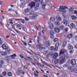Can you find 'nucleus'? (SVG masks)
I'll return each instance as SVG.
<instances>
[{"mask_svg": "<svg viewBox=\"0 0 77 77\" xmlns=\"http://www.w3.org/2000/svg\"><path fill=\"white\" fill-rule=\"evenodd\" d=\"M66 50L64 49H61L60 51L59 55L61 56L60 57L59 59L60 65L63 64L66 61L65 60V55L64 54V53L66 52Z\"/></svg>", "mask_w": 77, "mask_h": 77, "instance_id": "obj_1", "label": "nucleus"}, {"mask_svg": "<svg viewBox=\"0 0 77 77\" xmlns=\"http://www.w3.org/2000/svg\"><path fill=\"white\" fill-rule=\"evenodd\" d=\"M65 9H68V8L66 6H60V11L62 12H66V11Z\"/></svg>", "mask_w": 77, "mask_h": 77, "instance_id": "obj_2", "label": "nucleus"}, {"mask_svg": "<svg viewBox=\"0 0 77 77\" xmlns=\"http://www.w3.org/2000/svg\"><path fill=\"white\" fill-rule=\"evenodd\" d=\"M30 11V9L29 8H27L24 10L23 14L25 15H29V12Z\"/></svg>", "mask_w": 77, "mask_h": 77, "instance_id": "obj_3", "label": "nucleus"}, {"mask_svg": "<svg viewBox=\"0 0 77 77\" xmlns=\"http://www.w3.org/2000/svg\"><path fill=\"white\" fill-rule=\"evenodd\" d=\"M29 6L31 8V9L32 8H33L34 6H35V2H31L29 5Z\"/></svg>", "mask_w": 77, "mask_h": 77, "instance_id": "obj_4", "label": "nucleus"}, {"mask_svg": "<svg viewBox=\"0 0 77 77\" xmlns=\"http://www.w3.org/2000/svg\"><path fill=\"white\" fill-rule=\"evenodd\" d=\"M38 45V48L39 50H43V49H44V50L45 49V48H43V47H42V45H41V44Z\"/></svg>", "mask_w": 77, "mask_h": 77, "instance_id": "obj_5", "label": "nucleus"}, {"mask_svg": "<svg viewBox=\"0 0 77 77\" xmlns=\"http://www.w3.org/2000/svg\"><path fill=\"white\" fill-rule=\"evenodd\" d=\"M45 46L47 48H49L50 47V42L47 41L46 42L45 44Z\"/></svg>", "mask_w": 77, "mask_h": 77, "instance_id": "obj_6", "label": "nucleus"}, {"mask_svg": "<svg viewBox=\"0 0 77 77\" xmlns=\"http://www.w3.org/2000/svg\"><path fill=\"white\" fill-rule=\"evenodd\" d=\"M50 34L51 35V38H52V39H53L54 38V35H53V34H54V32L52 31H51L50 32Z\"/></svg>", "mask_w": 77, "mask_h": 77, "instance_id": "obj_7", "label": "nucleus"}, {"mask_svg": "<svg viewBox=\"0 0 77 77\" xmlns=\"http://www.w3.org/2000/svg\"><path fill=\"white\" fill-rule=\"evenodd\" d=\"M68 69L70 72H72L74 70V69L72 68V66H68Z\"/></svg>", "mask_w": 77, "mask_h": 77, "instance_id": "obj_8", "label": "nucleus"}, {"mask_svg": "<svg viewBox=\"0 0 77 77\" xmlns=\"http://www.w3.org/2000/svg\"><path fill=\"white\" fill-rule=\"evenodd\" d=\"M38 17L37 15H33L32 16H31L30 17V18L31 20H36V18Z\"/></svg>", "mask_w": 77, "mask_h": 77, "instance_id": "obj_9", "label": "nucleus"}, {"mask_svg": "<svg viewBox=\"0 0 77 77\" xmlns=\"http://www.w3.org/2000/svg\"><path fill=\"white\" fill-rule=\"evenodd\" d=\"M71 64H72V65H76L75 60L74 59L72 60L71 61Z\"/></svg>", "mask_w": 77, "mask_h": 77, "instance_id": "obj_10", "label": "nucleus"}, {"mask_svg": "<svg viewBox=\"0 0 77 77\" xmlns=\"http://www.w3.org/2000/svg\"><path fill=\"white\" fill-rule=\"evenodd\" d=\"M56 19L58 21H62V18L59 16H57Z\"/></svg>", "mask_w": 77, "mask_h": 77, "instance_id": "obj_11", "label": "nucleus"}, {"mask_svg": "<svg viewBox=\"0 0 77 77\" xmlns=\"http://www.w3.org/2000/svg\"><path fill=\"white\" fill-rule=\"evenodd\" d=\"M71 18L72 20H73L74 21H75L76 20V19H77V17L74 16V15H72L71 16Z\"/></svg>", "mask_w": 77, "mask_h": 77, "instance_id": "obj_12", "label": "nucleus"}, {"mask_svg": "<svg viewBox=\"0 0 77 77\" xmlns=\"http://www.w3.org/2000/svg\"><path fill=\"white\" fill-rule=\"evenodd\" d=\"M1 54L2 56H6L7 54V53L5 52L2 51L1 52Z\"/></svg>", "mask_w": 77, "mask_h": 77, "instance_id": "obj_13", "label": "nucleus"}, {"mask_svg": "<svg viewBox=\"0 0 77 77\" xmlns=\"http://www.w3.org/2000/svg\"><path fill=\"white\" fill-rule=\"evenodd\" d=\"M49 57L51 58L53 57V56L54 54V53L53 52H51L50 53H49Z\"/></svg>", "mask_w": 77, "mask_h": 77, "instance_id": "obj_14", "label": "nucleus"}, {"mask_svg": "<svg viewBox=\"0 0 77 77\" xmlns=\"http://www.w3.org/2000/svg\"><path fill=\"white\" fill-rule=\"evenodd\" d=\"M57 57H58V54L57 53H55L53 57V59H55L57 58Z\"/></svg>", "mask_w": 77, "mask_h": 77, "instance_id": "obj_15", "label": "nucleus"}, {"mask_svg": "<svg viewBox=\"0 0 77 77\" xmlns=\"http://www.w3.org/2000/svg\"><path fill=\"white\" fill-rule=\"evenodd\" d=\"M54 30L56 33H59V29L57 28H55L54 29Z\"/></svg>", "mask_w": 77, "mask_h": 77, "instance_id": "obj_16", "label": "nucleus"}, {"mask_svg": "<svg viewBox=\"0 0 77 77\" xmlns=\"http://www.w3.org/2000/svg\"><path fill=\"white\" fill-rule=\"evenodd\" d=\"M72 36H73V35L72 33L69 34L68 35V38L69 39L71 38Z\"/></svg>", "mask_w": 77, "mask_h": 77, "instance_id": "obj_17", "label": "nucleus"}, {"mask_svg": "<svg viewBox=\"0 0 77 77\" xmlns=\"http://www.w3.org/2000/svg\"><path fill=\"white\" fill-rule=\"evenodd\" d=\"M35 1L36 2H41V5H42L44 0H35Z\"/></svg>", "mask_w": 77, "mask_h": 77, "instance_id": "obj_18", "label": "nucleus"}, {"mask_svg": "<svg viewBox=\"0 0 77 77\" xmlns=\"http://www.w3.org/2000/svg\"><path fill=\"white\" fill-rule=\"evenodd\" d=\"M7 75L9 77H11L12 75V73L11 72H8L7 73Z\"/></svg>", "mask_w": 77, "mask_h": 77, "instance_id": "obj_19", "label": "nucleus"}, {"mask_svg": "<svg viewBox=\"0 0 77 77\" xmlns=\"http://www.w3.org/2000/svg\"><path fill=\"white\" fill-rule=\"evenodd\" d=\"M29 15H33L34 14V11L33 10H32L30 11L29 13Z\"/></svg>", "mask_w": 77, "mask_h": 77, "instance_id": "obj_20", "label": "nucleus"}, {"mask_svg": "<svg viewBox=\"0 0 77 77\" xmlns=\"http://www.w3.org/2000/svg\"><path fill=\"white\" fill-rule=\"evenodd\" d=\"M68 48L69 49V50H72L73 48H74V47L72 45L69 46L68 47Z\"/></svg>", "mask_w": 77, "mask_h": 77, "instance_id": "obj_21", "label": "nucleus"}, {"mask_svg": "<svg viewBox=\"0 0 77 77\" xmlns=\"http://www.w3.org/2000/svg\"><path fill=\"white\" fill-rule=\"evenodd\" d=\"M9 56L10 57H11L12 58H15V57H17V55H16V54H15L12 55L10 56Z\"/></svg>", "mask_w": 77, "mask_h": 77, "instance_id": "obj_22", "label": "nucleus"}, {"mask_svg": "<svg viewBox=\"0 0 77 77\" xmlns=\"http://www.w3.org/2000/svg\"><path fill=\"white\" fill-rule=\"evenodd\" d=\"M55 24L56 26H60V23L59 22L56 21L55 22Z\"/></svg>", "mask_w": 77, "mask_h": 77, "instance_id": "obj_23", "label": "nucleus"}, {"mask_svg": "<svg viewBox=\"0 0 77 77\" xmlns=\"http://www.w3.org/2000/svg\"><path fill=\"white\" fill-rule=\"evenodd\" d=\"M59 63V60L57 59H56L54 61V63L55 64H57Z\"/></svg>", "mask_w": 77, "mask_h": 77, "instance_id": "obj_24", "label": "nucleus"}, {"mask_svg": "<svg viewBox=\"0 0 77 77\" xmlns=\"http://www.w3.org/2000/svg\"><path fill=\"white\" fill-rule=\"evenodd\" d=\"M70 26L72 28H74L75 27V24L73 23H72L70 24Z\"/></svg>", "mask_w": 77, "mask_h": 77, "instance_id": "obj_25", "label": "nucleus"}, {"mask_svg": "<svg viewBox=\"0 0 77 77\" xmlns=\"http://www.w3.org/2000/svg\"><path fill=\"white\" fill-rule=\"evenodd\" d=\"M55 20V18L53 17H52L50 18V21H54Z\"/></svg>", "mask_w": 77, "mask_h": 77, "instance_id": "obj_26", "label": "nucleus"}, {"mask_svg": "<svg viewBox=\"0 0 77 77\" xmlns=\"http://www.w3.org/2000/svg\"><path fill=\"white\" fill-rule=\"evenodd\" d=\"M63 47H64L65 46H66V42H64L63 43Z\"/></svg>", "mask_w": 77, "mask_h": 77, "instance_id": "obj_27", "label": "nucleus"}, {"mask_svg": "<svg viewBox=\"0 0 77 77\" xmlns=\"http://www.w3.org/2000/svg\"><path fill=\"white\" fill-rule=\"evenodd\" d=\"M5 59L7 60H8V61L9 60H10V57H9L8 56H6L5 57Z\"/></svg>", "mask_w": 77, "mask_h": 77, "instance_id": "obj_28", "label": "nucleus"}, {"mask_svg": "<svg viewBox=\"0 0 77 77\" xmlns=\"http://www.w3.org/2000/svg\"><path fill=\"white\" fill-rule=\"evenodd\" d=\"M50 29H52L53 28V24H51L49 27Z\"/></svg>", "mask_w": 77, "mask_h": 77, "instance_id": "obj_29", "label": "nucleus"}, {"mask_svg": "<svg viewBox=\"0 0 77 77\" xmlns=\"http://www.w3.org/2000/svg\"><path fill=\"white\" fill-rule=\"evenodd\" d=\"M63 28H64V26L62 25L60 26V30H62L63 29Z\"/></svg>", "mask_w": 77, "mask_h": 77, "instance_id": "obj_30", "label": "nucleus"}, {"mask_svg": "<svg viewBox=\"0 0 77 77\" xmlns=\"http://www.w3.org/2000/svg\"><path fill=\"white\" fill-rule=\"evenodd\" d=\"M4 61L2 60H0V63L3 64L4 63Z\"/></svg>", "mask_w": 77, "mask_h": 77, "instance_id": "obj_31", "label": "nucleus"}, {"mask_svg": "<svg viewBox=\"0 0 77 77\" xmlns=\"http://www.w3.org/2000/svg\"><path fill=\"white\" fill-rule=\"evenodd\" d=\"M57 41H58V39L57 38H56L54 39V42H57Z\"/></svg>", "mask_w": 77, "mask_h": 77, "instance_id": "obj_32", "label": "nucleus"}, {"mask_svg": "<svg viewBox=\"0 0 77 77\" xmlns=\"http://www.w3.org/2000/svg\"><path fill=\"white\" fill-rule=\"evenodd\" d=\"M64 24H67V23H68V21H67V20H64L63 21V22Z\"/></svg>", "mask_w": 77, "mask_h": 77, "instance_id": "obj_33", "label": "nucleus"}, {"mask_svg": "<svg viewBox=\"0 0 77 77\" xmlns=\"http://www.w3.org/2000/svg\"><path fill=\"white\" fill-rule=\"evenodd\" d=\"M68 66V64L67 63L64 64L63 66V68H66Z\"/></svg>", "mask_w": 77, "mask_h": 77, "instance_id": "obj_34", "label": "nucleus"}, {"mask_svg": "<svg viewBox=\"0 0 77 77\" xmlns=\"http://www.w3.org/2000/svg\"><path fill=\"white\" fill-rule=\"evenodd\" d=\"M50 50L51 51H53L54 50V47H51L50 48Z\"/></svg>", "mask_w": 77, "mask_h": 77, "instance_id": "obj_35", "label": "nucleus"}, {"mask_svg": "<svg viewBox=\"0 0 77 77\" xmlns=\"http://www.w3.org/2000/svg\"><path fill=\"white\" fill-rule=\"evenodd\" d=\"M34 76H35V77H38V74H37L36 73L35 71H34Z\"/></svg>", "mask_w": 77, "mask_h": 77, "instance_id": "obj_36", "label": "nucleus"}, {"mask_svg": "<svg viewBox=\"0 0 77 77\" xmlns=\"http://www.w3.org/2000/svg\"><path fill=\"white\" fill-rule=\"evenodd\" d=\"M69 11L70 12H72V11H74V8H71L69 9Z\"/></svg>", "mask_w": 77, "mask_h": 77, "instance_id": "obj_37", "label": "nucleus"}, {"mask_svg": "<svg viewBox=\"0 0 77 77\" xmlns=\"http://www.w3.org/2000/svg\"><path fill=\"white\" fill-rule=\"evenodd\" d=\"M2 75L4 76H5L6 75V72H4L2 73Z\"/></svg>", "mask_w": 77, "mask_h": 77, "instance_id": "obj_38", "label": "nucleus"}, {"mask_svg": "<svg viewBox=\"0 0 77 77\" xmlns=\"http://www.w3.org/2000/svg\"><path fill=\"white\" fill-rule=\"evenodd\" d=\"M59 46V43H57L55 45V46L56 47L58 48Z\"/></svg>", "mask_w": 77, "mask_h": 77, "instance_id": "obj_39", "label": "nucleus"}, {"mask_svg": "<svg viewBox=\"0 0 77 77\" xmlns=\"http://www.w3.org/2000/svg\"><path fill=\"white\" fill-rule=\"evenodd\" d=\"M15 31L17 33H18V34H20V32L18 30L15 29Z\"/></svg>", "mask_w": 77, "mask_h": 77, "instance_id": "obj_40", "label": "nucleus"}, {"mask_svg": "<svg viewBox=\"0 0 77 77\" xmlns=\"http://www.w3.org/2000/svg\"><path fill=\"white\" fill-rule=\"evenodd\" d=\"M45 5H44L42 6V8L43 9H45Z\"/></svg>", "mask_w": 77, "mask_h": 77, "instance_id": "obj_41", "label": "nucleus"}, {"mask_svg": "<svg viewBox=\"0 0 77 77\" xmlns=\"http://www.w3.org/2000/svg\"><path fill=\"white\" fill-rule=\"evenodd\" d=\"M45 29L44 28H43V30L42 31V33H44V32H45Z\"/></svg>", "mask_w": 77, "mask_h": 77, "instance_id": "obj_42", "label": "nucleus"}, {"mask_svg": "<svg viewBox=\"0 0 77 77\" xmlns=\"http://www.w3.org/2000/svg\"><path fill=\"white\" fill-rule=\"evenodd\" d=\"M36 59L34 58V60H36L37 61H39V59L37 57H36Z\"/></svg>", "mask_w": 77, "mask_h": 77, "instance_id": "obj_43", "label": "nucleus"}, {"mask_svg": "<svg viewBox=\"0 0 77 77\" xmlns=\"http://www.w3.org/2000/svg\"><path fill=\"white\" fill-rule=\"evenodd\" d=\"M57 50H58V48H57V47H56L54 49V51H57Z\"/></svg>", "mask_w": 77, "mask_h": 77, "instance_id": "obj_44", "label": "nucleus"}, {"mask_svg": "<svg viewBox=\"0 0 77 77\" xmlns=\"http://www.w3.org/2000/svg\"><path fill=\"white\" fill-rule=\"evenodd\" d=\"M74 14L76 15L77 14V11L76 10H74Z\"/></svg>", "mask_w": 77, "mask_h": 77, "instance_id": "obj_45", "label": "nucleus"}, {"mask_svg": "<svg viewBox=\"0 0 77 77\" xmlns=\"http://www.w3.org/2000/svg\"><path fill=\"white\" fill-rule=\"evenodd\" d=\"M25 21H29V19L27 18V17H25Z\"/></svg>", "mask_w": 77, "mask_h": 77, "instance_id": "obj_46", "label": "nucleus"}, {"mask_svg": "<svg viewBox=\"0 0 77 77\" xmlns=\"http://www.w3.org/2000/svg\"><path fill=\"white\" fill-rule=\"evenodd\" d=\"M18 27H21V25H18L17 26V28H18Z\"/></svg>", "mask_w": 77, "mask_h": 77, "instance_id": "obj_47", "label": "nucleus"}, {"mask_svg": "<svg viewBox=\"0 0 77 77\" xmlns=\"http://www.w3.org/2000/svg\"><path fill=\"white\" fill-rule=\"evenodd\" d=\"M27 58H28L29 60H32V59L29 57H27Z\"/></svg>", "mask_w": 77, "mask_h": 77, "instance_id": "obj_48", "label": "nucleus"}, {"mask_svg": "<svg viewBox=\"0 0 77 77\" xmlns=\"http://www.w3.org/2000/svg\"><path fill=\"white\" fill-rule=\"evenodd\" d=\"M20 57H21V59H23L24 58V57H23V56L21 54L20 55Z\"/></svg>", "mask_w": 77, "mask_h": 77, "instance_id": "obj_49", "label": "nucleus"}, {"mask_svg": "<svg viewBox=\"0 0 77 77\" xmlns=\"http://www.w3.org/2000/svg\"><path fill=\"white\" fill-rule=\"evenodd\" d=\"M49 56H50V55L48 53L46 56V57L48 59L49 57Z\"/></svg>", "mask_w": 77, "mask_h": 77, "instance_id": "obj_50", "label": "nucleus"}, {"mask_svg": "<svg viewBox=\"0 0 77 77\" xmlns=\"http://www.w3.org/2000/svg\"><path fill=\"white\" fill-rule=\"evenodd\" d=\"M3 44V42L2 41H0V45H2Z\"/></svg>", "mask_w": 77, "mask_h": 77, "instance_id": "obj_51", "label": "nucleus"}, {"mask_svg": "<svg viewBox=\"0 0 77 77\" xmlns=\"http://www.w3.org/2000/svg\"><path fill=\"white\" fill-rule=\"evenodd\" d=\"M65 30L66 32H67V31H68V28H65Z\"/></svg>", "mask_w": 77, "mask_h": 77, "instance_id": "obj_52", "label": "nucleus"}, {"mask_svg": "<svg viewBox=\"0 0 77 77\" xmlns=\"http://www.w3.org/2000/svg\"><path fill=\"white\" fill-rule=\"evenodd\" d=\"M36 6L37 7H39V3H37Z\"/></svg>", "mask_w": 77, "mask_h": 77, "instance_id": "obj_53", "label": "nucleus"}, {"mask_svg": "<svg viewBox=\"0 0 77 77\" xmlns=\"http://www.w3.org/2000/svg\"><path fill=\"white\" fill-rule=\"evenodd\" d=\"M2 46V48H4V47H6V46L5 45H3Z\"/></svg>", "mask_w": 77, "mask_h": 77, "instance_id": "obj_54", "label": "nucleus"}, {"mask_svg": "<svg viewBox=\"0 0 77 77\" xmlns=\"http://www.w3.org/2000/svg\"><path fill=\"white\" fill-rule=\"evenodd\" d=\"M69 53L70 54H72V50L70 51H69Z\"/></svg>", "mask_w": 77, "mask_h": 77, "instance_id": "obj_55", "label": "nucleus"}, {"mask_svg": "<svg viewBox=\"0 0 77 77\" xmlns=\"http://www.w3.org/2000/svg\"><path fill=\"white\" fill-rule=\"evenodd\" d=\"M7 51L8 52V53H10V52L11 51V50H8V51Z\"/></svg>", "mask_w": 77, "mask_h": 77, "instance_id": "obj_56", "label": "nucleus"}, {"mask_svg": "<svg viewBox=\"0 0 77 77\" xmlns=\"http://www.w3.org/2000/svg\"><path fill=\"white\" fill-rule=\"evenodd\" d=\"M23 45H25V46H27V44H26L25 42H23Z\"/></svg>", "mask_w": 77, "mask_h": 77, "instance_id": "obj_57", "label": "nucleus"}, {"mask_svg": "<svg viewBox=\"0 0 77 77\" xmlns=\"http://www.w3.org/2000/svg\"><path fill=\"white\" fill-rule=\"evenodd\" d=\"M74 72L76 73L77 74V69L74 70Z\"/></svg>", "mask_w": 77, "mask_h": 77, "instance_id": "obj_58", "label": "nucleus"}, {"mask_svg": "<svg viewBox=\"0 0 77 77\" xmlns=\"http://www.w3.org/2000/svg\"><path fill=\"white\" fill-rule=\"evenodd\" d=\"M37 42H38V45H39L40 44V43L39 42V40H37Z\"/></svg>", "mask_w": 77, "mask_h": 77, "instance_id": "obj_59", "label": "nucleus"}, {"mask_svg": "<svg viewBox=\"0 0 77 77\" xmlns=\"http://www.w3.org/2000/svg\"><path fill=\"white\" fill-rule=\"evenodd\" d=\"M12 27L14 29H15V26H14V25H12Z\"/></svg>", "mask_w": 77, "mask_h": 77, "instance_id": "obj_60", "label": "nucleus"}, {"mask_svg": "<svg viewBox=\"0 0 77 77\" xmlns=\"http://www.w3.org/2000/svg\"><path fill=\"white\" fill-rule=\"evenodd\" d=\"M19 20H20V21H24V20H23L21 19H19Z\"/></svg>", "mask_w": 77, "mask_h": 77, "instance_id": "obj_61", "label": "nucleus"}, {"mask_svg": "<svg viewBox=\"0 0 77 77\" xmlns=\"http://www.w3.org/2000/svg\"><path fill=\"white\" fill-rule=\"evenodd\" d=\"M75 48L76 49H77V45H75Z\"/></svg>", "mask_w": 77, "mask_h": 77, "instance_id": "obj_62", "label": "nucleus"}, {"mask_svg": "<svg viewBox=\"0 0 77 77\" xmlns=\"http://www.w3.org/2000/svg\"><path fill=\"white\" fill-rule=\"evenodd\" d=\"M42 63H44V64H45V65H46V64H47L45 62H42Z\"/></svg>", "mask_w": 77, "mask_h": 77, "instance_id": "obj_63", "label": "nucleus"}, {"mask_svg": "<svg viewBox=\"0 0 77 77\" xmlns=\"http://www.w3.org/2000/svg\"><path fill=\"white\" fill-rule=\"evenodd\" d=\"M2 4H3V2H0V5H2Z\"/></svg>", "mask_w": 77, "mask_h": 77, "instance_id": "obj_64", "label": "nucleus"}]
</instances>
